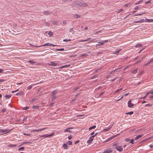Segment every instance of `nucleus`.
I'll return each instance as SVG.
<instances>
[{
  "label": "nucleus",
  "instance_id": "2f4dec72",
  "mask_svg": "<svg viewBox=\"0 0 153 153\" xmlns=\"http://www.w3.org/2000/svg\"><path fill=\"white\" fill-rule=\"evenodd\" d=\"M32 108H35L38 109L39 108V106L33 105V106Z\"/></svg>",
  "mask_w": 153,
  "mask_h": 153
},
{
  "label": "nucleus",
  "instance_id": "6ab92c4d",
  "mask_svg": "<svg viewBox=\"0 0 153 153\" xmlns=\"http://www.w3.org/2000/svg\"><path fill=\"white\" fill-rule=\"evenodd\" d=\"M121 51V49H119L118 50L114 51L113 53L114 54H117Z\"/></svg>",
  "mask_w": 153,
  "mask_h": 153
},
{
  "label": "nucleus",
  "instance_id": "1a4fd4ad",
  "mask_svg": "<svg viewBox=\"0 0 153 153\" xmlns=\"http://www.w3.org/2000/svg\"><path fill=\"white\" fill-rule=\"evenodd\" d=\"M145 20V22H153V19H146Z\"/></svg>",
  "mask_w": 153,
  "mask_h": 153
},
{
  "label": "nucleus",
  "instance_id": "e433bc0d",
  "mask_svg": "<svg viewBox=\"0 0 153 153\" xmlns=\"http://www.w3.org/2000/svg\"><path fill=\"white\" fill-rule=\"evenodd\" d=\"M32 86L33 85H30L27 87V89H28L30 90L32 88Z\"/></svg>",
  "mask_w": 153,
  "mask_h": 153
},
{
  "label": "nucleus",
  "instance_id": "f03ea898",
  "mask_svg": "<svg viewBox=\"0 0 153 153\" xmlns=\"http://www.w3.org/2000/svg\"><path fill=\"white\" fill-rule=\"evenodd\" d=\"M108 41V40H105L97 42L99 43V44H97L96 46H97L103 45L105 43L107 42Z\"/></svg>",
  "mask_w": 153,
  "mask_h": 153
},
{
  "label": "nucleus",
  "instance_id": "b1692460",
  "mask_svg": "<svg viewBox=\"0 0 153 153\" xmlns=\"http://www.w3.org/2000/svg\"><path fill=\"white\" fill-rule=\"evenodd\" d=\"M96 126L95 125L93 126L90 127V128H89V130H90L92 129H94L96 128Z\"/></svg>",
  "mask_w": 153,
  "mask_h": 153
},
{
  "label": "nucleus",
  "instance_id": "9d476101",
  "mask_svg": "<svg viewBox=\"0 0 153 153\" xmlns=\"http://www.w3.org/2000/svg\"><path fill=\"white\" fill-rule=\"evenodd\" d=\"M58 93L57 91L56 90H54L51 93L52 96H55L56 94H57Z\"/></svg>",
  "mask_w": 153,
  "mask_h": 153
},
{
  "label": "nucleus",
  "instance_id": "2eb2a0df",
  "mask_svg": "<svg viewBox=\"0 0 153 153\" xmlns=\"http://www.w3.org/2000/svg\"><path fill=\"white\" fill-rule=\"evenodd\" d=\"M112 152V151L111 149H108L105 151L103 152H102V153H108L109 152Z\"/></svg>",
  "mask_w": 153,
  "mask_h": 153
},
{
  "label": "nucleus",
  "instance_id": "ea45409f",
  "mask_svg": "<svg viewBox=\"0 0 153 153\" xmlns=\"http://www.w3.org/2000/svg\"><path fill=\"white\" fill-rule=\"evenodd\" d=\"M53 46L55 47V46H58V45H53V44H50L49 43V46Z\"/></svg>",
  "mask_w": 153,
  "mask_h": 153
},
{
  "label": "nucleus",
  "instance_id": "e2e57ef3",
  "mask_svg": "<svg viewBox=\"0 0 153 153\" xmlns=\"http://www.w3.org/2000/svg\"><path fill=\"white\" fill-rule=\"evenodd\" d=\"M36 100V99H32L31 101H30V102H33L34 101H35Z\"/></svg>",
  "mask_w": 153,
  "mask_h": 153
},
{
  "label": "nucleus",
  "instance_id": "7ed1b4c3",
  "mask_svg": "<svg viewBox=\"0 0 153 153\" xmlns=\"http://www.w3.org/2000/svg\"><path fill=\"white\" fill-rule=\"evenodd\" d=\"M115 149L118 151L120 152H122L123 150V148L122 146H118L116 145L115 146Z\"/></svg>",
  "mask_w": 153,
  "mask_h": 153
},
{
  "label": "nucleus",
  "instance_id": "20e7f679",
  "mask_svg": "<svg viewBox=\"0 0 153 153\" xmlns=\"http://www.w3.org/2000/svg\"><path fill=\"white\" fill-rule=\"evenodd\" d=\"M131 100H130L128 102V106L130 108H132L134 104L131 102Z\"/></svg>",
  "mask_w": 153,
  "mask_h": 153
},
{
  "label": "nucleus",
  "instance_id": "5701e85b",
  "mask_svg": "<svg viewBox=\"0 0 153 153\" xmlns=\"http://www.w3.org/2000/svg\"><path fill=\"white\" fill-rule=\"evenodd\" d=\"M23 94V93L22 91H21L19 92V93H16V95H22Z\"/></svg>",
  "mask_w": 153,
  "mask_h": 153
},
{
  "label": "nucleus",
  "instance_id": "412c9836",
  "mask_svg": "<svg viewBox=\"0 0 153 153\" xmlns=\"http://www.w3.org/2000/svg\"><path fill=\"white\" fill-rule=\"evenodd\" d=\"M28 62L32 64H33L36 63V62L31 60H29Z\"/></svg>",
  "mask_w": 153,
  "mask_h": 153
},
{
  "label": "nucleus",
  "instance_id": "a19ab883",
  "mask_svg": "<svg viewBox=\"0 0 153 153\" xmlns=\"http://www.w3.org/2000/svg\"><path fill=\"white\" fill-rule=\"evenodd\" d=\"M152 104H147L145 106L151 107L152 106Z\"/></svg>",
  "mask_w": 153,
  "mask_h": 153
},
{
  "label": "nucleus",
  "instance_id": "0e129e2a",
  "mask_svg": "<svg viewBox=\"0 0 153 153\" xmlns=\"http://www.w3.org/2000/svg\"><path fill=\"white\" fill-rule=\"evenodd\" d=\"M29 108L28 107H26L24 108V109H23L24 110H27V109H28Z\"/></svg>",
  "mask_w": 153,
  "mask_h": 153
},
{
  "label": "nucleus",
  "instance_id": "7c9ffc66",
  "mask_svg": "<svg viewBox=\"0 0 153 153\" xmlns=\"http://www.w3.org/2000/svg\"><path fill=\"white\" fill-rule=\"evenodd\" d=\"M122 90V88H120L117 90L116 91H115V93H117V92L121 91Z\"/></svg>",
  "mask_w": 153,
  "mask_h": 153
},
{
  "label": "nucleus",
  "instance_id": "a211bd4d",
  "mask_svg": "<svg viewBox=\"0 0 153 153\" xmlns=\"http://www.w3.org/2000/svg\"><path fill=\"white\" fill-rule=\"evenodd\" d=\"M137 71V69H136L135 70H133L132 71V73L133 74H136Z\"/></svg>",
  "mask_w": 153,
  "mask_h": 153
},
{
  "label": "nucleus",
  "instance_id": "de8ad7c7",
  "mask_svg": "<svg viewBox=\"0 0 153 153\" xmlns=\"http://www.w3.org/2000/svg\"><path fill=\"white\" fill-rule=\"evenodd\" d=\"M139 9H140V7L138 6H136L134 8V9L136 10Z\"/></svg>",
  "mask_w": 153,
  "mask_h": 153
},
{
  "label": "nucleus",
  "instance_id": "cd10ccee",
  "mask_svg": "<svg viewBox=\"0 0 153 153\" xmlns=\"http://www.w3.org/2000/svg\"><path fill=\"white\" fill-rule=\"evenodd\" d=\"M134 113L133 111H131L128 112H127L126 113V114H129L130 115H131L132 114H133Z\"/></svg>",
  "mask_w": 153,
  "mask_h": 153
},
{
  "label": "nucleus",
  "instance_id": "bf43d9fd",
  "mask_svg": "<svg viewBox=\"0 0 153 153\" xmlns=\"http://www.w3.org/2000/svg\"><path fill=\"white\" fill-rule=\"evenodd\" d=\"M69 140H71L72 138V137L71 136H69L68 137Z\"/></svg>",
  "mask_w": 153,
  "mask_h": 153
},
{
  "label": "nucleus",
  "instance_id": "9b49d317",
  "mask_svg": "<svg viewBox=\"0 0 153 153\" xmlns=\"http://www.w3.org/2000/svg\"><path fill=\"white\" fill-rule=\"evenodd\" d=\"M145 22V20L143 19H141L140 21H135L134 23H143Z\"/></svg>",
  "mask_w": 153,
  "mask_h": 153
},
{
  "label": "nucleus",
  "instance_id": "4c0bfd02",
  "mask_svg": "<svg viewBox=\"0 0 153 153\" xmlns=\"http://www.w3.org/2000/svg\"><path fill=\"white\" fill-rule=\"evenodd\" d=\"M69 66H70V65H65L63 66H62L60 68H67V67H68Z\"/></svg>",
  "mask_w": 153,
  "mask_h": 153
},
{
  "label": "nucleus",
  "instance_id": "69168bd1",
  "mask_svg": "<svg viewBox=\"0 0 153 153\" xmlns=\"http://www.w3.org/2000/svg\"><path fill=\"white\" fill-rule=\"evenodd\" d=\"M75 101V99L72 100H71V103L73 102H74Z\"/></svg>",
  "mask_w": 153,
  "mask_h": 153
},
{
  "label": "nucleus",
  "instance_id": "0eeeda50",
  "mask_svg": "<svg viewBox=\"0 0 153 153\" xmlns=\"http://www.w3.org/2000/svg\"><path fill=\"white\" fill-rule=\"evenodd\" d=\"M48 64L50 65L56 66L58 64L54 62H48Z\"/></svg>",
  "mask_w": 153,
  "mask_h": 153
},
{
  "label": "nucleus",
  "instance_id": "5fc2aeb1",
  "mask_svg": "<svg viewBox=\"0 0 153 153\" xmlns=\"http://www.w3.org/2000/svg\"><path fill=\"white\" fill-rule=\"evenodd\" d=\"M130 140V139L128 138L126 139L125 140V141L127 142H128Z\"/></svg>",
  "mask_w": 153,
  "mask_h": 153
},
{
  "label": "nucleus",
  "instance_id": "3c124183",
  "mask_svg": "<svg viewBox=\"0 0 153 153\" xmlns=\"http://www.w3.org/2000/svg\"><path fill=\"white\" fill-rule=\"evenodd\" d=\"M129 94V93L128 92L126 94H124L123 95H124V96H128Z\"/></svg>",
  "mask_w": 153,
  "mask_h": 153
},
{
  "label": "nucleus",
  "instance_id": "f704fd0d",
  "mask_svg": "<svg viewBox=\"0 0 153 153\" xmlns=\"http://www.w3.org/2000/svg\"><path fill=\"white\" fill-rule=\"evenodd\" d=\"M67 143L68 144L71 145H72V143L71 141H68L67 142Z\"/></svg>",
  "mask_w": 153,
  "mask_h": 153
},
{
  "label": "nucleus",
  "instance_id": "58836bf2",
  "mask_svg": "<svg viewBox=\"0 0 153 153\" xmlns=\"http://www.w3.org/2000/svg\"><path fill=\"white\" fill-rule=\"evenodd\" d=\"M24 149V147H20L18 149V150L20 151L21 150H23Z\"/></svg>",
  "mask_w": 153,
  "mask_h": 153
},
{
  "label": "nucleus",
  "instance_id": "864d4df0",
  "mask_svg": "<svg viewBox=\"0 0 153 153\" xmlns=\"http://www.w3.org/2000/svg\"><path fill=\"white\" fill-rule=\"evenodd\" d=\"M71 41V39H68V40H67V39H64L63 40V41H64V42H66V41Z\"/></svg>",
  "mask_w": 153,
  "mask_h": 153
},
{
  "label": "nucleus",
  "instance_id": "603ef678",
  "mask_svg": "<svg viewBox=\"0 0 153 153\" xmlns=\"http://www.w3.org/2000/svg\"><path fill=\"white\" fill-rule=\"evenodd\" d=\"M143 2V0H140V1H139L138 2H137V3H138V4H140L141 3H142V2Z\"/></svg>",
  "mask_w": 153,
  "mask_h": 153
},
{
  "label": "nucleus",
  "instance_id": "423d86ee",
  "mask_svg": "<svg viewBox=\"0 0 153 153\" xmlns=\"http://www.w3.org/2000/svg\"><path fill=\"white\" fill-rule=\"evenodd\" d=\"M88 6V4L85 3H82L80 5H79L77 6V4H76V7H86Z\"/></svg>",
  "mask_w": 153,
  "mask_h": 153
},
{
  "label": "nucleus",
  "instance_id": "f3484780",
  "mask_svg": "<svg viewBox=\"0 0 153 153\" xmlns=\"http://www.w3.org/2000/svg\"><path fill=\"white\" fill-rule=\"evenodd\" d=\"M49 43H46L45 44L39 46H36V47H40L42 46H49Z\"/></svg>",
  "mask_w": 153,
  "mask_h": 153
},
{
  "label": "nucleus",
  "instance_id": "4d7b16f0",
  "mask_svg": "<svg viewBox=\"0 0 153 153\" xmlns=\"http://www.w3.org/2000/svg\"><path fill=\"white\" fill-rule=\"evenodd\" d=\"M123 10L122 9H120L118 11V13H119L120 12L122 11Z\"/></svg>",
  "mask_w": 153,
  "mask_h": 153
},
{
  "label": "nucleus",
  "instance_id": "a878e982",
  "mask_svg": "<svg viewBox=\"0 0 153 153\" xmlns=\"http://www.w3.org/2000/svg\"><path fill=\"white\" fill-rule=\"evenodd\" d=\"M111 127L109 128H107L104 129L103 130V131L104 132H105V131H109V129L111 128Z\"/></svg>",
  "mask_w": 153,
  "mask_h": 153
},
{
  "label": "nucleus",
  "instance_id": "c85d7f7f",
  "mask_svg": "<svg viewBox=\"0 0 153 153\" xmlns=\"http://www.w3.org/2000/svg\"><path fill=\"white\" fill-rule=\"evenodd\" d=\"M52 101H54V100H56L57 97L56 96H52Z\"/></svg>",
  "mask_w": 153,
  "mask_h": 153
},
{
  "label": "nucleus",
  "instance_id": "f257e3e1",
  "mask_svg": "<svg viewBox=\"0 0 153 153\" xmlns=\"http://www.w3.org/2000/svg\"><path fill=\"white\" fill-rule=\"evenodd\" d=\"M13 129L9 130L8 128L0 129V134L2 133L1 134H5L8 133L12 130Z\"/></svg>",
  "mask_w": 153,
  "mask_h": 153
},
{
  "label": "nucleus",
  "instance_id": "a18cd8bd",
  "mask_svg": "<svg viewBox=\"0 0 153 153\" xmlns=\"http://www.w3.org/2000/svg\"><path fill=\"white\" fill-rule=\"evenodd\" d=\"M134 140L133 139H131V141H130V143H131L133 144Z\"/></svg>",
  "mask_w": 153,
  "mask_h": 153
},
{
  "label": "nucleus",
  "instance_id": "338daca9",
  "mask_svg": "<svg viewBox=\"0 0 153 153\" xmlns=\"http://www.w3.org/2000/svg\"><path fill=\"white\" fill-rule=\"evenodd\" d=\"M4 71V70L0 68V73H2Z\"/></svg>",
  "mask_w": 153,
  "mask_h": 153
},
{
  "label": "nucleus",
  "instance_id": "8fccbe9b",
  "mask_svg": "<svg viewBox=\"0 0 153 153\" xmlns=\"http://www.w3.org/2000/svg\"><path fill=\"white\" fill-rule=\"evenodd\" d=\"M149 93H151V94H153V91H152V92H149V93H147V94H146V96L147 95H148ZM145 97H146V96H145Z\"/></svg>",
  "mask_w": 153,
  "mask_h": 153
},
{
  "label": "nucleus",
  "instance_id": "774afa93",
  "mask_svg": "<svg viewBox=\"0 0 153 153\" xmlns=\"http://www.w3.org/2000/svg\"><path fill=\"white\" fill-rule=\"evenodd\" d=\"M150 99H153V95H152L151 96H150Z\"/></svg>",
  "mask_w": 153,
  "mask_h": 153
},
{
  "label": "nucleus",
  "instance_id": "f8f14e48",
  "mask_svg": "<svg viewBox=\"0 0 153 153\" xmlns=\"http://www.w3.org/2000/svg\"><path fill=\"white\" fill-rule=\"evenodd\" d=\"M47 128H44L39 129H36V131H42L45 129H47Z\"/></svg>",
  "mask_w": 153,
  "mask_h": 153
},
{
  "label": "nucleus",
  "instance_id": "bb28decb",
  "mask_svg": "<svg viewBox=\"0 0 153 153\" xmlns=\"http://www.w3.org/2000/svg\"><path fill=\"white\" fill-rule=\"evenodd\" d=\"M91 39V38H89L88 39H85V40H79V42H86V41H88V40H89L90 39Z\"/></svg>",
  "mask_w": 153,
  "mask_h": 153
},
{
  "label": "nucleus",
  "instance_id": "c756f323",
  "mask_svg": "<svg viewBox=\"0 0 153 153\" xmlns=\"http://www.w3.org/2000/svg\"><path fill=\"white\" fill-rule=\"evenodd\" d=\"M63 147L65 149H67L68 148V146L66 144H65L63 145Z\"/></svg>",
  "mask_w": 153,
  "mask_h": 153
},
{
  "label": "nucleus",
  "instance_id": "473e14b6",
  "mask_svg": "<svg viewBox=\"0 0 153 153\" xmlns=\"http://www.w3.org/2000/svg\"><path fill=\"white\" fill-rule=\"evenodd\" d=\"M17 146L15 144H10L8 146L11 147H13L16 146Z\"/></svg>",
  "mask_w": 153,
  "mask_h": 153
},
{
  "label": "nucleus",
  "instance_id": "c03bdc74",
  "mask_svg": "<svg viewBox=\"0 0 153 153\" xmlns=\"http://www.w3.org/2000/svg\"><path fill=\"white\" fill-rule=\"evenodd\" d=\"M56 50L58 51H64V48H61V49H57Z\"/></svg>",
  "mask_w": 153,
  "mask_h": 153
},
{
  "label": "nucleus",
  "instance_id": "72a5a7b5",
  "mask_svg": "<svg viewBox=\"0 0 153 153\" xmlns=\"http://www.w3.org/2000/svg\"><path fill=\"white\" fill-rule=\"evenodd\" d=\"M70 128H67L66 129H65L64 130V132H69V129H70Z\"/></svg>",
  "mask_w": 153,
  "mask_h": 153
},
{
  "label": "nucleus",
  "instance_id": "09e8293b",
  "mask_svg": "<svg viewBox=\"0 0 153 153\" xmlns=\"http://www.w3.org/2000/svg\"><path fill=\"white\" fill-rule=\"evenodd\" d=\"M151 3V1L150 0H149V1H146L145 2V4H148V3Z\"/></svg>",
  "mask_w": 153,
  "mask_h": 153
},
{
  "label": "nucleus",
  "instance_id": "79ce46f5",
  "mask_svg": "<svg viewBox=\"0 0 153 153\" xmlns=\"http://www.w3.org/2000/svg\"><path fill=\"white\" fill-rule=\"evenodd\" d=\"M104 93V92L103 91L101 93H100L99 95V97H100L101 96H102L103 94Z\"/></svg>",
  "mask_w": 153,
  "mask_h": 153
},
{
  "label": "nucleus",
  "instance_id": "ddd939ff",
  "mask_svg": "<svg viewBox=\"0 0 153 153\" xmlns=\"http://www.w3.org/2000/svg\"><path fill=\"white\" fill-rule=\"evenodd\" d=\"M44 13L45 15H48L51 14L50 12L48 11H45L44 12Z\"/></svg>",
  "mask_w": 153,
  "mask_h": 153
},
{
  "label": "nucleus",
  "instance_id": "6e6d98bb",
  "mask_svg": "<svg viewBox=\"0 0 153 153\" xmlns=\"http://www.w3.org/2000/svg\"><path fill=\"white\" fill-rule=\"evenodd\" d=\"M31 143L30 142H25L24 143H23L22 145H23L24 144H28V143Z\"/></svg>",
  "mask_w": 153,
  "mask_h": 153
},
{
  "label": "nucleus",
  "instance_id": "dca6fc26",
  "mask_svg": "<svg viewBox=\"0 0 153 153\" xmlns=\"http://www.w3.org/2000/svg\"><path fill=\"white\" fill-rule=\"evenodd\" d=\"M6 99H7L10 98L11 97V95H6L4 96Z\"/></svg>",
  "mask_w": 153,
  "mask_h": 153
},
{
  "label": "nucleus",
  "instance_id": "6e6552de",
  "mask_svg": "<svg viewBox=\"0 0 153 153\" xmlns=\"http://www.w3.org/2000/svg\"><path fill=\"white\" fill-rule=\"evenodd\" d=\"M54 134V133H53L50 134H46L45 135H42L41 136V137H50L53 136Z\"/></svg>",
  "mask_w": 153,
  "mask_h": 153
},
{
  "label": "nucleus",
  "instance_id": "39448f33",
  "mask_svg": "<svg viewBox=\"0 0 153 153\" xmlns=\"http://www.w3.org/2000/svg\"><path fill=\"white\" fill-rule=\"evenodd\" d=\"M94 136H91L89 138V140H88L87 143L90 144L94 140Z\"/></svg>",
  "mask_w": 153,
  "mask_h": 153
},
{
  "label": "nucleus",
  "instance_id": "4be33fe9",
  "mask_svg": "<svg viewBox=\"0 0 153 153\" xmlns=\"http://www.w3.org/2000/svg\"><path fill=\"white\" fill-rule=\"evenodd\" d=\"M52 24L54 25H58V23L57 21H52Z\"/></svg>",
  "mask_w": 153,
  "mask_h": 153
},
{
  "label": "nucleus",
  "instance_id": "49530a36",
  "mask_svg": "<svg viewBox=\"0 0 153 153\" xmlns=\"http://www.w3.org/2000/svg\"><path fill=\"white\" fill-rule=\"evenodd\" d=\"M6 111V109L3 108L1 112H4Z\"/></svg>",
  "mask_w": 153,
  "mask_h": 153
},
{
  "label": "nucleus",
  "instance_id": "052dcab7",
  "mask_svg": "<svg viewBox=\"0 0 153 153\" xmlns=\"http://www.w3.org/2000/svg\"><path fill=\"white\" fill-rule=\"evenodd\" d=\"M5 80L3 79H0V82H4Z\"/></svg>",
  "mask_w": 153,
  "mask_h": 153
},
{
  "label": "nucleus",
  "instance_id": "4468645a",
  "mask_svg": "<svg viewBox=\"0 0 153 153\" xmlns=\"http://www.w3.org/2000/svg\"><path fill=\"white\" fill-rule=\"evenodd\" d=\"M142 136V135H139L138 136H137L135 138V140H137L138 139L140 138H141Z\"/></svg>",
  "mask_w": 153,
  "mask_h": 153
},
{
  "label": "nucleus",
  "instance_id": "c9c22d12",
  "mask_svg": "<svg viewBox=\"0 0 153 153\" xmlns=\"http://www.w3.org/2000/svg\"><path fill=\"white\" fill-rule=\"evenodd\" d=\"M53 33L51 31H50L48 33V35L50 36H51L53 35Z\"/></svg>",
  "mask_w": 153,
  "mask_h": 153
},
{
  "label": "nucleus",
  "instance_id": "aec40b11",
  "mask_svg": "<svg viewBox=\"0 0 153 153\" xmlns=\"http://www.w3.org/2000/svg\"><path fill=\"white\" fill-rule=\"evenodd\" d=\"M142 46V45L140 43H139L136 45L135 46V47L136 48H138L140 47H141Z\"/></svg>",
  "mask_w": 153,
  "mask_h": 153
},
{
  "label": "nucleus",
  "instance_id": "37998d69",
  "mask_svg": "<svg viewBox=\"0 0 153 153\" xmlns=\"http://www.w3.org/2000/svg\"><path fill=\"white\" fill-rule=\"evenodd\" d=\"M45 25L46 26H49L50 25V24L48 23V22H46L45 23Z\"/></svg>",
  "mask_w": 153,
  "mask_h": 153
},
{
  "label": "nucleus",
  "instance_id": "13d9d810",
  "mask_svg": "<svg viewBox=\"0 0 153 153\" xmlns=\"http://www.w3.org/2000/svg\"><path fill=\"white\" fill-rule=\"evenodd\" d=\"M18 90H19V89H17V90H15V91H12L11 93H14L16 92L17 91H18Z\"/></svg>",
  "mask_w": 153,
  "mask_h": 153
},
{
  "label": "nucleus",
  "instance_id": "680f3d73",
  "mask_svg": "<svg viewBox=\"0 0 153 153\" xmlns=\"http://www.w3.org/2000/svg\"><path fill=\"white\" fill-rule=\"evenodd\" d=\"M94 134V131H93L90 134V135H93Z\"/></svg>",
  "mask_w": 153,
  "mask_h": 153
},
{
  "label": "nucleus",
  "instance_id": "393cba45",
  "mask_svg": "<svg viewBox=\"0 0 153 153\" xmlns=\"http://www.w3.org/2000/svg\"><path fill=\"white\" fill-rule=\"evenodd\" d=\"M74 17L75 18H77L80 17V16L78 14H75L74 15Z\"/></svg>",
  "mask_w": 153,
  "mask_h": 153
}]
</instances>
